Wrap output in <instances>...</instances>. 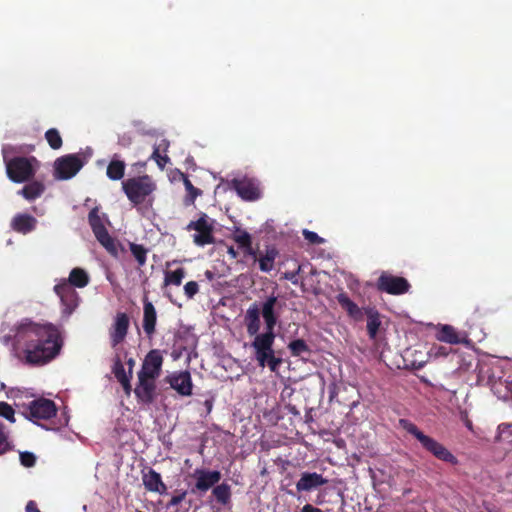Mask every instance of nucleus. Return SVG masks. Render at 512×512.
<instances>
[{"instance_id":"f257e3e1","label":"nucleus","mask_w":512,"mask_h":512,"mask_svg":"<svg viewBox=\"0 0 512 512\" xmlns=\"http://www.w3.org/2000/svg\"><path fill=\"white\" fill-rule=\"evenodd\" d=\"M1 341L11 346V352L21 363L40 366L53 360L60 352L62 338L59 329L51 324H41L22 319L5 332Z\"/></svg>"},{"instance_id":"f03ea898","label":"nucleus","mask_w":512,"mask_h":512,"mask_svg":"<svg viewBox=\"0 0 512 512\" xmlns=\"http://www.w3.org/2000/svg\"><path fill=\"white\" fill-rule=\"evenodd\" d=\"M274 341V332L265 331L260 335H256L251 343L258 365L261 368L268 366L272 372H276L282 362L280 358L275 356L273 350Z\"/></svg>"},{"instance_id":"7ed1b4c3","label":"nucleus","mask_w":512,"mask_h":512,"mask_svg":"<svg viewBox=\"0 0 512 512\" xmlns=\"http://www.w3.org/2000/svg\"><path fill=\"white\" fill-rule=\"evenodd\" d=\"M399 425L402 429L413 435L427 451L432 453L439 460L456 464L457 460L450 451L437 440L425 435L418 427L407 419H400Z\"/></svg>"},{"instance_id":"20e7f679","label":"nucleus","mask_w":512,"mask_h":512,"mask_svg":"<svg viewBox=\"0 0 512 512\" xmlns=\"http://www.w3.org/2000/svg\"><path fill=\"white\" fill-rule=\"evenodd\" d=\"M122 188L128 199L137 205L144 202L156 190V183L150 176L144 175L123 181Z\"/></svg>"},{"instance_id":"39448f33","label":"nucleus","mask_w":512,"mask_h":512,"mask_svg":"<svg viewBox=\"0 0 512 512\" xmlns=\"http://www.w3.org/2000/svg\"><path fill=\"white\" fill-rule=\"evenodd\" d=\"M38 168L39 162L34 157H17L6 164L8 177L16 183H22L32 178Z\"/></svg>"},{"instance_id":"423d86ee","label":"nucleus","mask_w":512,"mask_h":512,"mask_svg":"<svg viewBox=\"0 0 512 512\" xmlns=\"http://www.w3.org/2000/svg\"><path fill=\"white\" fill-rule=\"evenodd\" d=\"M214 224L215 221L213 219L206 214H202L197 220L191 221L186 229L194 231L193 242L197 246H205L214 243Z\"/></svg>"},{"instance_id":"0eeeda50","label":"nucleus","mask_w":512,"mask_h":512,"mask_svg":"<svg viewBox=\"0 0 512 512\" xmlns=\"http://www.w3.org/2000/svg\"><path fill=\"white\" fill-rule=\"evenodd\" d=\"M25 416L33 421L50 419L56 414V406L52 400L38 398L22 405Z\"/></svg>"},{"instance_id":"6e6552de","label":"nucleus","mask_w":512,"mask_h":512,"mask_svg":"<svg viewBox=\"0 0 512 512\" xmlns=\"http://www.w3.org/2000/svg\"><path fill=\"white\" fill-rule=\"evenodd\" d=\"M89 223L97 240L112 255L118 254V243L113 239L103 225L96 209L89 213Z\"/></svg>"},{"instance_id":"1a4fd4ad","label":"nucleus","mask_w":512,"mask_h":512,"mask_svg":"<svg viewBox=\"0 0 512 512\" xmlns=\"http://www.w3.org/2000/svg\"><path fill=\"white\" fill-rule=\"evenodd\" d=\"M83 164L76 155H66L58 158L54 163V176L58 180H68L74 177Z\"/></svg>"},{"instance_id":"9d476101","label":"nucleus","mask_w":512,"mask_h":512,"mask_svg":"<svg viewBox=\"0 0 512 512\" xmlns=\"http://www.w3.org/2000/svg\"><path fill=\"white\" fill-rule=\"evenodd\" d=\"M55 293L59 296L63 313L70 315L78 306L79 297L78 293L71 287L66 279H61L54 287Z\"/></svg>"},{"instance_id":"9b49d317","label":"nucleus","mask_w":512,"mask_h":512,"mask_svg":"<svg viewBox=\"0 0 512 512\" xmlns=\"http://www.w3.org/2000/svg\"><path fill=\"white\" fill-rule=\"evenodd\" d=\"M232 185L243 200L254 201L260 198L261 190L256 180L250 178L234 179Z\"/></svg>"},{"instance_id":"f8f14e48","label":"nucleus","mask_w":512,"mask_h":512,"mask_svg":"<svg viewBox=\"0 0 512 512\" xmlns=\"http://www.w3.org/2000/svg\"><path fill=\"white\" fill-rule=\"evenodd\" d=\"M163 356L157 349L151 350L145 357L138 375L157 379L161 373Z\"/></svg>"},{"instance_id":"ddd939ff","label":"nucleus","mask_w":512,"mask_h":512,"mask_svg":"<svg viewBox=\"0 0 512 512\" xmlns=\"http://www.w3.org/2000/svg\"><path fill=\"white\" fill-rule=\"evenodd\" d=\"M167 382L171 388L182 396H190L192 394L193 383L191 374L188 371H178L167 377Z\"/></svg>"},{"instance_id":"4468645a","label":"nucleus","mask_w":512,"mask_h":512,"mask_svg":"<svg viewBox=\"0 0 512 512\" xmlns=\"http://www.w3.org/2000/svg\"><path fill=\"white\" fill-rule=\"evenodd\" d=\"M128 327V316L125 313H117L109 332L112 347H116L124 341Z\"/></svg>"},{"instance_id":"2eb2a0df","label":"nucleus","mask_w":512,"mask_h":512,"mask_svg":"<svg viewBox=\"0 0 512 512\" xmlns=\"http://www.w3.org/2000/svg\"><path fill=\"white\" fill-rule=\"evenodd\" d=\"M378 287L389 294H402L408 290L409 284L402 277L383 274L379 278Z\"/></svg>"},{"instance_id":"dca6fc26","label":"nucleus","mask_w":512,"mask_h":512,"mask_svg":"<svg viewBox=\"0 0 512 512\" xmlns=\"http://www.w3.org/2000/svg\"><path fill=\"white\" fill-rule=\"evenodd\" d=\"M192 477L196 480V489L206 492L220 481L221 473L219 471L196 469L194 470Z\"/></svg>"},{"instance_id":"f3484780","label":"nucleus","mask_w":512,"mask_h":512,"mask_svg":"<svg viewBox=\"0 0 512 512\" xmlns=\"http://www.w3.org/2000/svg\"><path fill=\"white\" fill-rule=\"evenodd\" d=\"M156 379L138 375V384L135 388V394L139 401L151 403L155 397Z\"/></svg>"},{"instance_id":"a211bd4d","label":"nucleus","mask_w":512,"mask_h":512,"mask_svg":"<svg viewBox=\"0 0 512 512\" xmlns=\"http://www.w3.org/2000/svg\"><path fill=\"white\" fill-rule=\"evenodd\" d=\"M327 483V480L316 472L308 473L305 472L301 475L300 479L296 483V489L299 492L311 491L317 487H320Z\"/></svg>"},{"instance_id":"6ab92c4d","label":"nucleus","mask_w":512,"mask_h":512,"mask_svg":"<svg viewBox=\"0 0 512 512\" xmlns=\"http://www.w3.org/2000/svg\"><path fill=\"white\" fill-rule=\"evenodd\" d=\"M156 320L157 313L155 307L147 299H144L143 329L148 336H151L155 332Z\"/></svg>"},{"instance_id":"aec40b11","label":"nucleus","mask_w":512,"mask_h":512,"mask_svg":"<svg viewBox=\"0 0 512 512\" xmlns=\"http://www.w3.org/2000/svg\"><path fill=\"white\" fill-rule=\"evenodd\" d=\"M247 332L251 336L260 335V310L256 304L251 305L245 315Z\"/></svg>"},{"instance_id":"412c9836","label":"nucleus","mask_w":512,"mask_h":512,"mask_svg":"<svg viewBox=\"0 0 512 512\" xmlns=\"http://www.w3.org/2000/svg\"><path fill=\"white\" fill-rule=\"evenodd\" d=\"M142 480L148 491L160 494H163L166 491V486L162 482L160 474L152 469L143 474Z\"/></svg>"},{"instance_id":"4be33fe9","label":"nucleus","mask_w":512,"mask_h":512,"mask_svg":"<svg viewBox=\"0 0 512 512\" xmlns=\"http://www.w3.org/2000/svg\"><path fill=\"white\" fill-rule=\"evenodd\" d=\"M277 302V298L274 296L269 297L262 306V316L265 321V331L274 332V327L277 323V317L274 313V307Z\"/></svg>"},{"instance_id":"5701e85b","label":"nucleus","mask_w":512,"mask_h":512,"mask_svg":"<svg viewBox=\"0 0 512 512\" xmlns=\"http://www.w3.org/2000/svg\"><path fill=\"white\" fill-rule=\"evenodd\" d=\"M337 301L341 305L343 309H345L348 315L356 321H360L363 318V311L358 307L356 303H354L345 293H340L337 295Z\"/></svg>"},{"instance_id":"b1692460","label":"nucleus","mask_w":512,"mask_h":512,"mask_svg":"<svg viewBox=\"0 0 512 512\" xmlns=\"http://www.w3.org/2000/svg\"><path fill=\"white\" fill-rule=\"evenodd\" d=\"M37 220L28 214H18L12 220V227L17 232L26 234L36 226Z\"/></svg>"},{"instance_id":"393cba45","label":"nucleus","mask_w":512,"mask_h":512,"mask_svg":"<svg viewBox=\"0 0 512 512\" xmlns=\"http://www.w3.org/2000/svg\"><path fill=\"white\" fill-rule=\"evenodd\" d=\"M169 147V142L163 139L158 145L154 146L151 158L157 163L160 169H164L166 164L169 162V158L166 152Z\"/></svg>"},{"instance_id":"a878e982","label":"nucleus","mask_w":512,"mask_h":512,"mask_svg":"<svg viewBox=\"0 0 512 512\" xmlns=\"http://www.w3.org/2000/svg\"><path fill=\"white\" fill-rule=\"evenodd\" d=\"M367 315V331L371 339H375L381 325L379 313L373 308H366Z\"/></svg>"},{"instance_id":"bb28decb","label":"nucleus","mask_w":512,"mask_h":512,"mask_svg":"<svg viewBox=\"0 0 512 512\" xmlns=\"http://www.w3.org/2000/svg\"><path fill=\"white\" fill-rule=\"evenodd\" d=\"M45 190V186L42 182L33 181L25 185L18 193L25 199L31 201L40 197Z\"/></svg>"},{"instance_id":"cd10ccee","label":"nucleus","mask_w":512,"mask_h":512,"mask_svg":"<svg viewBox=\"0 0 512 512\" xmlns=\"http://www.w3.org/2000/svg\"><path fill=\"white\" fill-rule=\"evenodd\" d=\"M66 281L71 287L84 288L89 283V275L82 268H74Z\"/></svg>"},{"instance_id":"c85d7f7f","label":"nucleus","mask_w":512,"mask_h":512,"mask_svg":"<svg viewBox=\"0 0 512 512\" xmlns=\"http://www.w3.org/2000/svg\"><path fill=\"white\" fill-rule=\"evenodd\" d=\"M437 339L450 344H457L460 342L455 329L450 325H442L440 327Z\"/></svg>"},{"instance_id":"c756f323","label":"nucleus","mask_w":512,"mask_h":512,"mask_svg":"<svg viewBox=\"0 0 512 512\" xmlns=\"http://www.w3.org/2000/svg\"><path fill=\"white\" fill-rule=\"evenodd\" d=\"M125 163L118 159H113L107 167V176L111 180H120L124 176Z\"/></svg>"},{"instance_id":"7c9ffc66","label":"nucleus","mask_w":512,"mask_h":512,"mask_svg":"<svg viewBox=\"0 0 512 512\" xmlns=\"http://www.w3.org/2000/svg\"><path fill=\"white\" fill-rule=\"evenodd\" d=\"M185 277V271L183 268L176 269L174 271H166L164 284L167 285H176L179 286L182 283L183 278Z\"/></svg>"},{"instance_id":"2f4dec72","label":"nucleus","mask_w":512,"mask_h":512,"mask_svg":"<svg viewBox=\"0 0 512 512\" xmlns=\"http://www.w3.org/2000/svg\"><path fill=\"white\" fill-rule=\"evenodd\" d=\"M213 495L220 503L227 504L231 497L230 486L225 483L216 486L213 489Z\"/></svg>"},{"instance_id":"473e14b6","label":"nucleus","mask_w":512,"mask_h":512,"mask_svg":"<svg viewBox=\"0 0 512 512\" xmlns=\"http://www.w3.org/2000/svg\"><path fill=\"white\" fill-rule=\"evenodd\" d=\"M276 252L269 250L266 254L259 259V267L263 272H269L273 269Z\"/></svg>"},{"instance_id":"72a5a7b5","label":"nucleus","mask_w":512,"mask_h":512,"mask_svg":"<svg viewBox=\"0 0 512 512\" xmlns=\"http://www.w3.org/2000/svg\"><path fill=\"white\" fill-rule=\"evenodd\" d=\"M45 137L51 148L59 149L62 146L61 136L56 129H49Z\"/></svg>"},{"instance_id":"f704fd0d","label":"nucleus","mask_w":512,"mask_h":512,"mask_svg":"<svg viewBox=\"0 0 512 512\" xmlns=\"http://www.w3.org/2000/svg\"><path fill=\"white\" fill-rule=\"evenodd\" d=\"M130 250L139 265H144L146 262L147 250L143 246L134 243L130 244Z\"/></svg>"},{"instance_id":"c9c22d12","label":"nucleus","mask_w":512,"mask_h":512,"mask_svg":"<svg viewBox=\"0 0 512 512\" xmlns=\"http://www.w3.org/2000/svg\"><path fill=\"white\" fill-rule=\"evenodd\" d=\"M288 348L290 349L293 356H300L303 353L308 352L307 344L301 339L292 341L288 345Z\"/></svg>"},{"instance_id":"e433bc0d","label":"nucleus","mask_w":512,"mask_h":512,"mask_svg":"<svg viewBox=\"0 0 512 512\" xmlns=\"http://www.w3.org/2000/svg\"><path fill=\"white\" fill-rule=\"evenodd\" d=\"M115 375H116L117 379L119 380V382L123 385L125 391L127 393H129L130 389H131L130 376H127L125 374V371L122 366L120 368L116 369Z\"/></svg>"},{"instance_id":"4c0bfd02","label":"nucleus","mask_w":512,"mask_h":512,"mask_svg":"<svg viewBox=\"0 0 512 512\" xmlns=\"http://www.w3.org/2000/svg\"><path fill=\"white\" fill-rule=\"evenodd\" d=\"M234 239L242 247H250L251 245L250 235L246 231L238 230L234 234Z\"/></svg>"},{"instance_id":"58836bf2","label":"nucleus","mask_w":512,"mask_h":512,"mask_svg":"<svg viewBox=\"0 0 512 512\" xmlns=\"http://www.w3.org/2000/svg\"><path fill=\"white\" fill-rule=\"evenodd\" d=\"M183 176V183L185 186V189L187 190L189 196H190V203H193V201L196 199L197 196L200 195V190L195 188L191 181L184 175Z\"/></svg>"},{"instance_id":"ea45409f","label":"nucleus","mask_w":512,"mask_h":512,"mask_svg":"<svg viewBox=\"0 0 512 512\" xmlns=\"http://www.w3.org/2000/svg\"><path fill=\"white\" fill-rule=\"evenodd\" d=\"M0 416L6 418L10 422H14V410L5 402H0Z\"/></svg>"},{"instance_id":"a19ab883","label":"nucleus","mask_w":512,"mask_h":512,"mask_svg":"<svg viewBox=\"0 0 512 512\" xmlns=\"http://www.w3.org/2000/svg\"><path fill=\"white\" fill-rule=\"evenodd\" d=\"M199 286L195 281H189L184 286V292L188 298H192L195 294L198 293Z\"/></svg>"},{"instance_id":"79ce46f5","label":"nucleus","mask_w":512,"mask_h":512,"mask_svg":"<svg viewBox=\"0 0 512 512\" xmlns=\"http://www.w3.org/2000/svg\"><path fill=\"white\" fill-rule=\"evenodd\" d=\"M303 235L307 241L314 244H321L324 242V239L319 237L317 233L309 230H303Z\"/></svg>"},{"instance_id":"37998d69","label":"nucleus","mask_w":512,"mask_h":512,"mask_svg":"<svg viewBox=\"0 0 512 512\" xmlns=\"http://www.w3.org/2000/svg\"><path fill=\"white\" fill-rule=\"evenodd\" d=\"M10 449V443L8 441V436L0 427V455L4 454L6 451Z\"/></svg>"},{"instance_id":"c03bdc74","label":"nucleus","mask_w":512,"mask_h":512,"mask_svg":"<svg viewBox=\"0 0 512 512\" xmlns=\"http://www.w3.org/2000/svg\"><path fill=\"white\" fill-rule=\"evenodd\" d=\"M20 460L25 467H32L35 464V456L29 452L21 453Z\"/></svg>"},{"instance_id":"a18cd8bd","label":"nucleus","mask_w":512,"mask_h":512,"mask_svg":"<svg viewBox=\"0 0 512 512\" xmlns=\"http://www.w3.org/2000/svg\"><path fill=\"white\" fill-rule=\"evenodd\" d=\"M186 496V493L183 492L180 495L173 496L169 502V506H177L179 503H181Z\"/></svg>"},{"instance_id":"49530a36","label":"nucleus","mask_w":512,"mask_h":512,"mask_svg":"<svg viewBox=\"0 0 512 512\" xmlns=\"http://www.w3.org/2000/svg\"><path fill=\"white\" fill-rule=\"evenodd\" d=\"M26 512H40V510L33 501H30L26 505Z\"/></svg>"},{"instance_id":"de8ad7c7","label":"nucleus","mask_w":512,"mask_h":512,"mask_svg":"<svg viewBox=\"0 0 512 512\" xmlns=\"http://www.w3.org/2000/svg\"><path fill=\"white\" fill-rule=\"evenodd\" d=\"M302 512H322L319 508H316L310 504H306L303 508H302Z\"/></svg>"},{"instance_id":"09e8293b","label":"nucleus","mask_w":512,"mask_h":512,"mask_svg":"<svg viewBox=\"0 0 512 512\" xmlns=\"http://www.w3.org/2000/svg\"><path fill=\"white\" fill-rule=\"evenodd\" d=\"M130 143V139H125L124 137L120 139V144L126 146Z\"/></svg>"},{"instance_id":"8fccbe9b","label":"nucleus","mask_w":512,"mask_h":512,"mask_svg":"<svg viewBox=\"0 0 512 512\" xmlns=\"http://www.w3.org/2000/svg\"><path fill=\"white\" fill-rule=\"evenodd\" d=\"M228 253H229L233 258H235V257H236V252H235V250H234L232 247L228 249Z\"/></svg>"},{"instance_id":"3c124183","label":"nucleus","mask_w":512,"mask_h":512,"mask_svg":"<svg viewBox=\"0 0 512 512\" xmlns=\"http://www.w3.org/2000/svg\"><path fill=\"white\" fill-rule=\"evenodd\" d=\"M509 426L508 425H500L499 426V430L501 431V433H504L506 429H508Z\"/></svg>"},{"instance_id":"603ef678","label":"nucleus","mask_w":512,"mask_h":512,"mask_svg":"<svg viewBox=\"0 0 512 512\" xmlns=\"http://www.w3.org/2000/svg\"><path fill=\"white\" fill-rule=\"evenodd\" d=\"M286 278L289 279V280H292L294 283H296V280H294V275L293 274H286Z\"/></svg>"},{"instance_id":"864d4df0","label":"nucleus","mask_w":512,"mask_h":512,"mask_svg":"<svg viewBox=\"0 0 512 512\" xmlns=\"http://www.w3.org/2000/svg\"><path fill=\"white\" fill-rule=\"evenodd\" d=\"M128 364H129V366H130V367H132V366L134 365V360H133V359H130V360L128 361Z\"/></svg>"},{"instance_id":"5fc2aeb1","label":"nucleus","mask_w":512,"mask_h":512,"mask_svg":"<svg viewBox=\"0 0 512 512\" xmlns=\"http://www.w3.org/2000/svg\"><path fill=\"white\" fill-rule=\"evenodd\" d=\"M206 404H207V407L209 408V410L211 409V403L206 401Z\"/></svg>"},{"instance_id":"6e6d98bb","label":"nucleus","mask_w":512,"mask_h":512,"mask_svg":"<svg viewBox=\"0 0 512 512\" xmlns=\"http://www.w3.org/2000/svg\"><path fill=\"white\" fill-rule=\"evenodd\" d=\"M467 427H468L469 429H471V428H472V426H471V423H470V422H468V423H467Z\"/></svg>"}]
</instances>
